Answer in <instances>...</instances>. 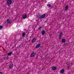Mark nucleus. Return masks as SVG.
Here are the masks:
<instances>
[{"instance_id":"5701e85b","label":"nucleus","mask_w":74,"mask_h":74,"mask_svg":"<svg viewBox=\"0 0 74 74\" xmlns=\"http://www.w3.org/2000/svg\"><path fill=\"white\" fill-rule=\"evenodd\" d=\"M70 63L71 64H72L73 63L72 62H71Z\"/></svg>"},{"instance_id":"9b49d317","label":"nucleus","mask_w":74,"mask_h":74,"mask_svg":"<svg viewBox=\"0 0 74 74\" xmlns=\"http://www.w3.org/2000/svg\"><path fill=\"white\" fill-rule=\"evenodd\" d=\"M36 39L35 38H33V39L32 40V42L33 43V42H34L36 41Z\"/></svg>"},{"instance_id":"a211bd4d","label":"nucleus","mask_w":74,"mask_h":74,"mask_svg":"<svg viewBox=\"0 0 74 74\" xmlns=\"http://www.w3.org/2000/svg\"><path fill=\"white\" fill-rule=\"evenodd\" d=\"M11 54H12V52H10L9 53H8V56L11 55Z\"/></svg>"},{"instance_id":"39448f33","label":"nucleus","mask_w":74,"mask_h":74,"mask_svg":"<svg viewBox=\"0 0 74 74\" xmlns=\"http://www.w3.org/2000/svg\"><path fill=\"white\" fill-rule=\"evenodd\" d=\"M40 45H41V44H38L36 46V48H38L40 47Z\"/></svg>"},{"instance_id":"f03ea898","label":"nucleus","mask_w":74,"mask_h":74,"mask_svg":"<svg viewBox=\"0 0 74 74\" xmlns=\"http://www.w3.org/2000/svg\"><path fill=\"white\" fill-rule=\"evenodd\" d=\"M13 66H14V64H10V66H9V69H11L13 68Z\"/></svg>"},{"instance_id":"4be33fe9","label":"nucleus","mask_w":74,"mask_h":74,"mask_svg":"<svg viewBox=\"0 0 74 74\" xmlns=\"http://www.w3.org/2000/svg\"><path fill=\"white\" fill-rule=\"evenodd\" d=\"M29 74V72H28L26 74Z\"/></svg>"},{"instance_id":"f3484780","label":"nucleus","mask_w":74,"mask_h":74,"mask_svg":"<svg viewBox=\"0 0 74 74\" xmlns=\"http://www.w3.org/2000/svg\"><path fill=\"white\" fill-rule=\"evenodd\" d=\"M47 7H51V4H48L47 5Z\"/></svg>"},{"instance_id":"1a4fd4ad","label":"nucleus","mask_w":74,"mask_h":74,"mask_svg":"<svg viewBox=\"0 0 74 74\" xmlns=\"http://www.w3.org/2000/svg\"><path fill=\"white\" fill-rule=\"evenodd\" d=\"M45 33V30L42 31V36H44V34Z\"/></svg>"},{"instance_id":"0eeeda50","label":"nucleus","mask_w":74,"mask_h":74,"mask_svg":"<svg viewBox=\"0 0 74 74\" xmlns=\"http://www.w3.org/2000/svg\"><path fill=\"white\" fill-rule=\"evenodd\" d=\"M45 14H43L41 16L40 18L42 19V18H44L45 16Z\"/></svg>"},{"instance_id":"2eb2a0df","label":"nucleus","mask_w":74,"mask_h":74,"mask_svg":"<svg viewBox=\"0 0 74 74\" xmlns=\"http://www.w3.org/2000/svg\"><path fill=\"white\" fill-rule=\"evenodd\" d=\"M22 36L23 37H25V32H23L22 33Z\"/></svg>"},{"instance_id":"f8f14e48","label":"nucleus","mask_w":74,"mask_h":74,"mask_svg":"<svg viewBox=\"0 0 74 74\" xmlns=\"http://www.w3.org/2000/svg\"><path fill=\"white\" fill-rule=\"evenodd\" d=\"M52 69L53 70H56V67L53 66L52 68Z\"/></svg>"},{"instance_id":"20e7f679","label":"nucleus","mask_w":74,"mask_h":74,"mask_svg":"<svg viewBox=\"0 0 74 74\" xmlns=\"http://www.w3.org/2000/svg\"><path fill=\"white\" fill-rule=\"evenodd\" d=\"M35 55H36V53L33 52V53H32L31 54V57H33Z\"/></svg>"},{"instance_id":"ddd939ff","label":"nucleus","mask_w":74,"mask_h":74,"mask_svg":"<svg viewBox=\"0 0 74 74\" xmlns=\"http://www.w3.org/2000/svg\"><path fill=\"white\" fill-rule=\"evenodd\" d=\"M64 69H62L60 71V73H64Z\"/></svg>"},{"instance_id":"4468645a","label":"nucleus","mask_w":74,"mask_h":74,"mask_svg":"<svg viewBox=\"0 0 74 74\" xmlns=\"http://www.w3.org/2000/svg\"><path fill=\"white\" fill-rule=\"evenodd\" d=\"M6 21L8 23H10V19H7L6 20Z\"/></svg>"},{"instance_id":"f257e3e1","label":"nucleus","mask_w":74,"mask_h":74,"mask_svg":"<svg viewBox=\"0 0 74 74\" xmlns=\"http://www.w3.org/2000/svg\"><path fill=\"white\" fill-rule=\"evenodd\" d=\"M7 2L8 5H9L11 4V3H12V1H11V0H7Z\"/></svg>"},{"instance_id":"6e6552de","label":"nucleus","mask_w":74,"mask_h":74,"mask_svg":"<svg viewBox=\"0 0 74 74\" xmlns=\"http://www.w3.org/2000/svg\"><path fill=\"white\" fill-rule=\"evenodd\" d=\"M41 14H38L36 16L37 18H40V19H41Z\"/></svg>"},{"instance_id":"412c9836","label":"nucleus","mask_w":74,"mask_h":74,"mask_svg":"<svg viewBox=\"0 0 74 74\" xmlns=\"http://www.w3.org/2000/svg\"><path fill=\"white\" fill-rule=\"evenodd\" d=\"M67 68L68 69H70V67L69 66H68L67 67Z\"/></svg>"},{"instance_id":"9d476101","label":"nucleus","mask_w":74,"mask_h":74,"mask_svg":"<svg viewBox=\"0 0 74 74\" xmlns=\"http://www.w3.org/2000/svg\"><path fill=\"white\" fill-rule=\"evenodd\" d=\"M69 8V6L68 5H66L65 7V11H66L68 10V9Z\"/></svg>"},{"instance_id":"b1692460","label":"nucleus","mask_w":74,"mask_h":74,"mask_svg":"<svg viewBox=\"0 0 74 74\" xmlns=\"http://www.w3.org/2000/svg\"><path fill=\"white\" fill-rule=\"evenodd\" d=\"M0 74H3V73H2V72H0Z\"/></svg>"},{"instance_id":"7ed1b4c3","label":"nucleus","mask_w":74,"mask_h":74,"mask_svg":"<svg viewBox=\"0 0 74 74\" xmlns=\"http://www.w3.org/2000/svg\"><path fill=\"white\" fill-rule=\"evenodd\" d=\"M63 34V33L62 32H60V34L59 35V38H60V39L61 38V37H62V34Z\"/></svg>"},{"instance_id":"6ab92c4d","label":"nucleus","mask_w":74,"mask_h":74,"mask_svg":"<svg viewBox=\"0 0 74 74\" xmlns=\"http://www.w3.org/2000/svg\"><path fill=\"white\" fill-rule=\"evenodd\" d=\"M3 28V26H0V29H1Z\"/></svg>"},{"instance_id":"423d86ee","label":"nucleus","mask_w":74,"mask_h":74,"mask_svg":"<svg viewBox=\"0 0 74 74\" xmlns=\"http://www.w3.org/2000/svg\"><path fill=\"white\" fill-rule=\"evenodd\" d=\"M23 19H26L27 18V15L26 14H24L23 15Z\"/></svg>"},{"instance_id":"dca6fc26","label":"nucleus","mask_w":74,"mask_h":74,"mask_svg":"<svg viewBox=\"0 0 74 74\" xmlns=\"http://www.w3.org/2000/svg\"><path fill=\"white\" fill-rule=\"evenodd\" d=\"M62 42H66V40L65 39H62Z\"/></svg>"},{"instance_id":"aec40b11","label":"nucleus","mask_w":74,"mask_h":74,"mask_svg":"<svg viewBox=\"0 0 74 74\" xmlns=\"http://www.w3.org/2000/svg\"><path fill=\"white\" fill-rule=\"evenodd\" d=\"M41 27H40L38 28V30H40V29H41Z\"/></svg>"}]
</instances>
